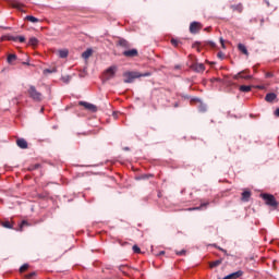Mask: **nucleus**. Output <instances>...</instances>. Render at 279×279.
Here are the masks:
<instances>
[{"label":"nucleus","instance_id":"obj_1","mask_svg":"<svg viewBox=\"0 0 279 279\" xmlns=\"http://www.w3.org/2000/svg\"><path fill=\"white\" fill-rule=\"evenodd\" d=\"M123 77L124 84H132V82H134V80H138V77H151V72H124Z\"/></svg>","mask_w":279,"mask_h":279},{"label":"nucleus","instance_id":"obj_2","mask_svg":"<svg viewBox=\"0 0 279 279\" xmlns=\"http://www.w3.org/2000/svg\"><path fill=\"white\" fill-rule=\"evenodd\" d=\"M262 199H264L266 206H270L271 208H278L279 203L278 201H276V196L271 195V194H260Z\"/></svg>","mask_w":279,"mask_h":279},{"label":"nucleus","instance_id":"obj_3","mask_svg":"<svg viewBox=\"0 0 279 279\" xmlns=\"http://www.w3.org/2000/svg\"><path fill=\"white\" fill-rule=\"evenodd\" d=\"M28 96L33 101H43V94L36 89V86L29 85Z\"/></svg>","mask_w":279,"mask_h":279},{"label":"nucleus","instance_id":"obj_4","mask_svg":"<svg viewBox=\"0 0 279 279\" xmlns=\"http://www.w3.org/2000/svg\"><path fill=\"white\" fill-rule=\"evenodd\" d=\"M118 68L117 65H111L102 73V80L108 82V80H112L114 75H117Z\"/></svg>","mask_w":279,"mask_h":279},{"label":"nucleus","instance_id":"obj_5","mask_svg":"<svg viewBox=\"0 0 279 279\" xmlns=\"http://www.w3.org/2000/svg\"><path fill=\"white\" fill-rule=\"evenodd\" d=\"M78 106H83L85 110H88L89 112H97V106L90 102L86 101H78Z\"/></svg>","mask_w":279,"mask_h":279},{"label":"nucleus","instance_id":"obj_6","mask_svg":"<svg viewBox=\"0 0 279 279\" xmlns=\"http://www.w3.org/2000/svg\"><path fill=\"white\" fill-rule=\"evenodd\" d=\"M203 25L199 22H192L190 24L191 34H197L202 29Z\"/></svg>","mask_w":279,"mask_h":279},{"label":"nucleus","instance_id":"obj_7","mask_svg":"<svg viewBox=\"0 0 279 279\" xmlns=\"http://www.w3.org/2000/svg\"><path fill=\"white\" fill-rule=\"evenodd\" d=\"M122 56H124L125 58H136L138 56V50L136 48L125 50L122 52Z\"/></svg>","mask_w":279,"mask_h":279},{"label":"nucleus","instance_id":"obj_8","mask_svg":"<svg viewBox=\"0 0 279 279\" xmlns=\"http://www.w3.org/2000/svg\"><path fill=\"white\" fill-rule=\"evenodd\" d=\"M16 145L20 147V149H27L28 147L27 141H25V138H17Z\"/></svg>","mask_w":279,"mask_h":279},{"label":"nucleus","instance_id":"obj_9","mask_svg":"<svg viewBox=\"0 0 279 279\" xmlns=\"http://www.w3.org/2000/svg\"><path fill=\"white\" fill-rule=\"evenodd\" d=\"M194 71H196V73H204L206 66L203 63H196L194 64Z\"/></svg>","mask_w":279,"mask_h":279},{"label":"nucleus","instance_id":"obj_10","mask_svg":"<svg viewBox=\"0 0 279 279\" xmlns=\"http://www.w3.org/2000/svg\"><path fill=\"white\" fill-rule=\"evenodd\" d=\"M243 73H245V72L242 71V72L235 74L233 76V78L239 80V77H241V80H252V75H244Z\"/></svg>","mask_w":279,"mask_h":279},{"label":"nucleus","instance_id":"obj_11","mask_svg":"<svg viewBox=\"0 0 279 279\" xmlns=\"http://www.w3.org/2000/svg\"><path fill=\"white\" fill-rule=\"evenodd\" d=\"M252 197V192L250 191H244L242 193V202H250V198Z\"/></svg>","mask_w":279,"mask_h":279},{"label":"nucleus","instance_id":"obj_12","mask_svg":"<svg viewBox=\"0 0 279 279\" xmlns=\"http://www.w3.org/2000/svg\"><path fill=\"white\" fill-rule=\"evenodd\" d=\"M278 96L275 93H269L266 95L265 99L268 104H271Z\"/></svg>","mask_w":279,"mask_h":279},{"label":"nucleus","instance_id":"obj_13","mask_svg":"<svg viewBox=\"0 0 279 279\" xmlns=\"http://www.w3.org/2000/svg\"><path fill=\"white\" fill-rule=\"evenodd\" d=\"M238 49H239V51H241L242 53H244V56H250V52L247 51V47H245V45L239 44V45H238Z\"/></svg>","mask_w":279,"mask_h":279},{"label":"nucleus","instance_id":"obj_14","mask_svg":"<svg viewBox=\"0 0 279 279\" xmlns=\"http://www.w3.org/2000/svg\"><path fill=\"white\" fill-rule=\"evenodd\" d=\"M222 263H223V259L220 258V259L209 263V267H210V269H215V267H219V265H221Z\"/></svg>","mask_w":279,"mask_h":279},{"label":"nucleus","instance_id":"obj_15","mask_svg":"<svg viewBox=\"0 0 279 279\" xmlns=\"http://www.w3.org/2000/svg\"><path fill=\"white\" fill-rule=\"evenodd\" d=\"M92 56H93V49H87L82 53V58H84V60H88V58Z\"/></svg>","mask_w":279,"mask_h":279},{"label":"nucleus","instance_id":"obj_16","mask_svg":"<svg viewBox=\"0 0 279 279\" xmlns=\"http://www.w3.org/2000/svg\"><path fill=\"white\" fill-rule=\"evenodd\" d=\"M239 90H240L241 93H250V92L252 90V86H250V85H241V86L239 87Z\"/></svg>","mask_w":279,"mask_h":279},{"label":"nucleus","instance_id":"obj_17","mask_svg":"<svg viewBox=\"0 0 279 279\" xmlns=\"http://www.w3.org/2000/svg\"><path fill=\"white\" fill-rule=\"evenodd\" d=\"M231 10H233L234 12H243V4H233L231 5Z\"/></svg>","mask_w":279,"mask_h":279},{"label":"nucleus","instance_id":"obj_18","mask_svg":"<svg viewBox=\"0 0 279 279\" xmlns=\"http://www.w3.org/2000/svg\"><path fill=\"white\" fill-rule=\"evenodd\" d=\"M118 45H120V47H123L124 49H128V47H130V43H128V40L125 39H120L118 41Z\"/></svg>","mask_w":279,"mask_h":279},{"label":"nucleus","instance_id":"obj_19","mask_svg":"<svg viewBox=\"0 0 279 279\" xmlns=\"http://www.w3.org/2000/svg\"><path fill=\"white\" fill-rule=\"evenodd\" d=\"M59 58H69V50L68 49L59 50Z\"/></svg>","mask_w":279,"mask_h":279},{"label":"nucleus","instance_id":"obj_20","mask_svg":"<svg viewBox=\"0 0 279 279\" xmlns=\"http://www.w3.org/2000/svg\"><path fill=\"white\" fill-rule=\"evenodd\" d=\"M14 60H16V54H14V53L9 54L7 58V62L9 64H12V62H14Z\"/></svg>","mask_w":279,"mask_h":279},{"label":"nucleus","instance_id":"obj_21","mask_svg":"<svg viewBox=\"0 0 279 279\" xmlns=\"http://www.w3.org/2000/svg\"><path fill=\"white\" fill-rule=\"evenodd\" d=\"M28 45H31L32 47H36V45H38V38L32 37V38L28 40Z\"/></svg>","mask_w":279,"mask_h":279},{"label":"nucleus","instance_id":"obj_22","mask_svg":"<svg viewBox=\"0 0 279 279\" xmlns=\"http://www.w3.org/2000/svg\"><path fill=\"white\" fill-rule=\"evenodd\" d=\"M26 21H29L31 23H38V19L35 17L34 15H27Z\"/></svg>","mask_w":279,"mask_h":279},{"label":"nucleus","instance_id":"obj_23","mask_svg":"<svg viewBox=\"0 0 279 279\" xmlns=\"http://www.w3.org/2000/svg\"><path fill=\"white\" fill-rule=\"evenodd\" d=\"M2 228H8L9 230H12L13 226L10 223V221H3L1 222Z\"/></svg>","mask_w":279,"mask_h":279},{"label":"nucleus","instance_id":"obj_24","mask_svg":"<svg viewBox=\"0 0 279 279\" xmlns=\"http://www.w3.org/2000/svg\"><path fill=\"white\" fill-rule=\"evenodd\" d=\"M27 269H29V265H27V264H24V265H22V266L20 267L21 274H23V271H27Z\"/></svg>","mask_w":279,"mask_h":279},{"label":"nucleus","instance_id":"obj_25","mask_svg":"<svg viewBox=\"0 0 279 279\" xmlns=\"http://www.w3.org/2000/svg\"><path fill=\"white\" fill-rule=\"evenodd\" d=\"M12 7L16 8L17 10H21L23 8V4L21 2H13Z\"/></svg>","mask_w":279,"mask_h":279},{"label":"nucleus","instance_id":"obj_26","mask_svg":"<svg viewBox=\"0 0 279 279\" xmlns=\"http://www.w3.org/2000/svg\"><path fill=\"white\" fill-rule=\"evenodd\" d=\"M205 206H208V203H202L201 207L190 208V210H199L201 208H204Z\"/></svg>","mask_w":279,"mask_h":279},{"label":"nucleus","instance_id":"obj_27","mask_svg":"<svg viewBox=\"0 0 279 279\" xmlns=\"http://www.w3.org/2000/svg\"><path fill=\"white\" fill-rule=\"evenodd\" d=\"M62 82H64V84H69L71 82V76H62Z\"/></svg>","mask_w":279,"mask_h":279},{"label":"nucleus","instance_id":"obj_28","mask_svg":"<svg viewBox=\"0 0 279 279\" xmlns=\"http://www.w3.org/2000/svg\"><path fill=\"white\" fill-rule=\"evenodd\" d=\"M170 43H171V45H173V47H178L180 45V40L174 39V38H172Z\"/></svg>","mask_w":279,"mask_h":279},{"label":"nucleus","instance_id":"obj_29","mask_svg":"<svg viewBox=\"0 0 279 279\" xmlns=\"http://www.w3.org/2000/svg\"><path fill=\"white\" fill-rule=\"evenodd\" d=\"M133 252L135 254H141V247H138V245H133Z\"/></svg>","mask_w":279,"mask_h":279},{"label":"nucleus","instance_id":"obj_30","mask_svg":"<svg viewBox=\"0 0 279 279\" xmlns=\"http://www.w3.org/2000/svg\"><path fill=\"white\" fill-rule=\"evenodd\" d=\"M186 254V250L177 251V256H184Z\"/></svg>","mask_w":279,"mask_h":279},{"label":"nucleus","instance_id":"obj_31","mask_svg":"<svg viewBox=\"0 0 279 279\" xmlns=\"http://www.w3.org/2000/svg\"><path fill=\"white\" fill-rule=\"evenodd\" d=\"M17 43H25V36H17Z\"/></svg>","mask_w":279,"mask_h":279},{"label":"nucleus","instance_id":"obj_32","mask_svg":"<svg viewBox=\"0 0 279 279\" xmlns=\"http://www.w3.org/2000/svg\"><path fill=\"white\" fill-rule=\"evenodd\" d=\"M214 247H217L220 252H223L225 254H228L227 250H223V248L217 246L216 244H214Z\"/></svg>","mask_w":279,"mask_h":279},{"label":"nucleus","instance_id":"obj_33","mask_svg":"<svg viewBox=\"0 0 279 279\" xmlns=\"http://www.w3.org/2000/svg\"><path fill=\"white\" fill-rule=\"evenodd\" d=\"M220 44H221L222 49H226V44L223 41V37H220Z\"/></svg>","mask_w":279,"mask_h":279},{"label":"nucleus","instance_id":"obj_34","mask_svg":"<svg viewBox=\"0 0 279 279\" xmlns=\"http://www.w3.org/2000/svg\"><path fill=\"white\" fill-rule=\"evenodd\" d=\"M34 276H36V272H31V274L26 275V278L31 279V278H34Z\"/></svg>","mask_w":279,"mask_h":279},{"label":"nucleus","instance_id":"obj_35","mask_svg":"<svg viewBox=\"0 0 279 279\" xmlns=\"http://www.w3.org/2000/svg\"><path fill=\"white\" fill-rule=\"evenodd\" d=\"M265 77H274V73H271V72H267L266 74H265Z\"/></svg>","mask_w":279,"mask_h":279},{"label":"nucleus","instance_id":"obj_36","mask_svg":"<svg viewBox=\"0 0 279 279\" xmlns=\"http://www.w3.org/2000/svg\"><path fill=\"white\" fill-rule=\"evenodd\" d=\"M23 226H27V221L23 220L21 226H20V230H23Z\"/></svg>","mask_w":279,"mask_h":279},{"label":"nucleus","instance_id":"obj_37","mask_svg":"<svg viewBox=\"0 0 279 279\" xmlns=\"http://www.w3.org/2000/svg\"><path fill=\"white\" fill-rule=\"evenodd\" d=\"M11 40H13L14 43H19V36L11 37Z\"/></svg>","mask_w":279,"mask_h":279},{"label":"nucleus","instance_id":"obj_38","mask_svg":"<svg viewBox=\"0 0 279 279\" xmlns=\"http://www.w3.org/2000/svg\"><path fill=\"white\" fill-rule=\"evenodd\" d=\"M208 45H210L213 48L217 47V44H215L214 41H208Z\"/></svg>","mask_w":279,"mask_h":279},{"label":"nucleus","instance_id":"obj_39","mask_svg":"<svg viewBox=\"0 0 279 279\" xmlns=\"http://www.w3.org/2000/svg\"><path fill=\"white\" fill-rule=\"evenodd\" d=\"M275 117H279V108H277L274 112Z\"/></svg>","mask_w":279,"mask_h":279},{"label":"nucleus","instance_id":"obj_40","mask_svg":"<svg viewBox=\"0 0 279 279\" xmlns=\"http://www.w3.org/2000/svg\"><path fill=\"white\" fill-rule=\"evenodd\" d=\"M218 58H223V52H218Z\"/></svg>","mask_w":279,"mask_h":279},{"label":"nucleus","instance_id":"obj_41","mask_svg":"<svg viewBox=\"0 0 279 279\" xmlns=\"http://www.w3.org/2000/svg\"><path fill=\"white\" fill-rule=\"evenodd\" d=\"M159 254H160V255L165 254V251H161Z\"/></svg>","mask_w":279,"mask_h":279},{"label":"nucleus","instance_id":"obj_42","mask_svg":"<svg viewBox=\"0 0 279 279\" xmlns=\"http://www.w3.org/2000/svg\"><path fill=\"white\" fill-rule=\"evenodd\" d=\"M175 69H180V65H175Z\"/></svg>","mask_w":279,"mask_h":279},{"label":"nucleus","instance_id":"obj_43","mask_svg":"<svg viewBox=\"0 0 279 279\" xmlns=\"http://www.w3.org/2000/svg\"><path fill=\"white\" fill-rule=\"evenodd\" d=\"M24 64H29V63L24 62Z\"/></svg>","mask_w":279,"mask_h":279}]
</instances>
